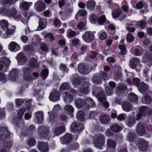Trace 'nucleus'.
Wrapping results in <instances>:
<instances>
[{
    "mask_svg": "<svg viewBox=\"0 0 152 152\" xmlns=\"http://www.w3.org/2000/svg\"><path fill=\"white\" fill-rule=\"evenodd\" d=\"M105 140V136L102 134H99L95 136V140L94 142V145L95 148L102 149Z\"/></svg>",
    "mask_w": 152,
    "mask_h": 152,
    "instance_id": "nucleus-1",
    "label": "nucleus"
},
{
    "mask_svg": "<svg viewBox=\"0 0 152 152\" xmlns=\"http://www.w3.org/2000/svg\"><path fill=\"white\" fill-rule=\"evenodd\" d=\"M0 14L7 15L9 16H12L19 19L20 18V16L17 15V12L15 8L9 10L8 9L5 8L4 7H1L0 8Z\"/></svg>",
    "mask_w": 152,
    "mask_h": 152,
    "instance_id": "nucleus-2",
    "label": "nucleus"
},
{
    "mask_svg": "<svg viewBox=\"0 0 152 152\" xmlns=\"http://www.w3.org/2000/svg\"><path fill=\"white\" fill-rule=\"evenodd\" d=\"M151 111V110L148 109L146 106H142L140 109L139 112L137 114L136 119L139 121L141 117L148 114Z\"/></svg>",
    "mask_w": 152,
    "mask_h": 152,
    "instance_id": "nucleus-3",
    "label": "nucleus"
},
{
    "mask_svg": "<svg viewBox=\"0 0 152 152\" xmlns=\"http://www.w3.org/2000/svg\"><path fill=\"white\" fill-rule=\"evenodd\" d=\"M49 129L43 126H39L38 128V133L41 137H45L48 135Z\"/></svg>",
    "mask_w": 152,
    "mask_h": 152,
    "instance_id": "nucleus-4",
    "label": "nucleus"
},
{
    "mask_svg": "<svg viewBox=\"0 0 152 152\" xmlns=\"http://www.w3.org/2000/svg\"><path fill=\"white\" fill-rule=\"evenodd\" d=\"M136 144L138 145L140 150L142 151H145L148 146L147 142L142 139H139Z\"/></svg>",
    "mask_w": 152,
    "mask_h": 152,
    "instance_id": "nucleus-5",
    "label": "nucleus"
},
{
    "mask_svg": "<svg viewBox=\"0 0 152 152\" xmlns=\"http://www.w3.org/2000/svg\"><path fill=\"white\" fill-rule=\"evenodd\" d=\"M90 86L88 82H84L79 89V92L82 95H86L89 92L88 88Z\"/></svg>",
    "mask_w": 152,
    "mask_h": 152,
    "instance_id": "nucleus-6",
    "label": "nucleus"
},
{
    "mask_svg": "<svg viewBox=\"0 0 152 152\" xmlns=\"http://www.w3.org/2000/svg\"><path fill=\"white\" fill-rule=\"evenodd\" d=\"M94 35L89 31H87L83 35L82 38L84 41L86 42H90L93 39Z\"/></svg>",
    "mask_w": 152,
    "mask_h": 152,
    "instance_id": "nucleus-7",
    "label": "nucleus"
},
{
    "mask_svg": "<svg viewBox=\"0 0 152 152\" xmlns=\"http://www.w3.org/2000/svg\"><path fill=\"white\" fill-rule=\"evenodd\" d=\"M152 53L147 52L143 57V62L147 64L149 66L152 65Z\"/></svg>",
    "mask_w": 152,
    "mask_h": 152,
    "instance_id": "nucleus-8",
    "label": "nucleus"
},
{
    "mask_svg": "<svg viewBox=\"0 0 152 152\" xmlns=\"http://www.w3.org/2000/svg\"><path fill=\"white\" fill-rule=\"evenodd\" d=\"M145 125L143 123L139 122L137 125V132L140 135H142L145 134L146 131L145 129Z\"/></svg>",
    "mask_w": 152,
    "mask_h": 152,
    "instance_id": "nucleus-9",
    "label": "nucleus"
},
{
    "mask_svg": "<svg viewBox=\"0 0 152 152\" xmlns=\"http://www.w3.org/2000/svg\"><path fill=\"white\" fill-rule=\"evenodd\" d=\"M9 134V132L6 128L0 127V140H5Z\"/></svg>",
    "mask_w": 152,
    "mask_h": 152,
    "instance_id": "nucleus-10",
    "label": "nucleus"
},
{
    "mask_svg": "<svg viewBox=\"0 0 152 152\" xmlns=\"http://www.w3.org/2000/svg\"><path fill=\"white\" fill-rule=\"evenodd\" d=\"M35 8L38 12L44 11L45 9V6L44 3L42 0H39L35 3Z\"/></svg>",
    "mask_w": 152,
    "mask_h": 152,
    "instance_id": "nucleus-11",
    "label": "nucleus"
},
{
    "mask_svg": "<svg viewBox=\"0 0 152 152\" xmlns=\"http://www.w3.org/2000/svg\"><path fill=\"white\" fill-rule=\"evenodd\" d=\"M72 136L71 134H66L60 139V141L62 144H66L72 140Z\"/></svg>",
    "mask_w": 152,
    "mask_h": 152,
    "instance_id": "nucleus-12",
    "label": "nucleus"
},
{
    "mask_svg": "<svg viewBox=\"0 0 152 152\" xmlns=\"http://www.w3.org/2000/svg\"><path fill=\"white\" fill-rule=\"evenodd\" d=\"M38 148L41 152H47L48 149V145L47 142H39Z\"/></svg>",
    "mask_w": 152,
    "mask_h": 152,
    "instance_id": "nucleus-13",
    "label": "nucleus"
},
{
    "mask_svg": "<svg viewBox=\"0 0 152 152\" xmlns=\"http://www.w3.org/2000/svg\"><path fill=\"white\" fill-rule=\"evenodd\" d=\"M25 112V109L24 108H22L18 111V117L16 119H14L13 121L14 123H15L16 124L18 125L19 122H20V121L22 119L23 114Z\"/></svg>",
    "mask_w": 152,
    "mask_h": 152,
    "instance_id": "nucleus-14",
    "label": "nucleus"
},
{
    "mask_svg": "<svg viewBox=\"0 0 152 152\" xmlns=\"http://www.w3.org/2000/svg\"><path fill=\"white\" fill-rule=\"evenodd\" d=\"M20 45L15 42H11L9 45L8 48L11 51H16L20 49Z\"/></svg>",
    "mask_w": 152,
    "mask_h": 152,
    "instance_id": "nucleus-15",
    "label": "nucleus"
},
{
    "mask_svg": "<svg viewBox=\"0 0 152 152\" xmlns=\"http://www.w3.org/2000/svg\"><path fill=\"white\" fill-rule=\"evenodd\" d=\"M19 71L17 69H14L10 73V78L12 81L15 80L18 77Z\"/></svg>",
    "mask_w": 152,
    "mask_h": 152,
    "instance_id": "nucleus-16",
    "label": "nucleus"
},
{
    "mask_svg": "<svg viewBox=\"0 0 152 152\" xmlns=\"http://www.w3.org/2000/svg\"><path fill=\"white\" fill-rule=\"evenodd\" d=\"M140 62V61L138 58H132L130 61L129 66L131 68L134 69Z\"/></svg>",
    "mask_w": 152,
    "mask_h": 152,
    "instance_id": "nucleus-17",
    "label": "nucleus"
},
{
    "mask_svg": "<svg viewBox=\"0 0 152 152\" xmlns=\"http://www.w3.org/2000/svg\"><path fill=\"white\" fill-rule=\"evenodd\" d=\"M60 97L59 93L58 91H55L50 94L49 96V98L51 101H55L58 100Z\"/></svg>",
    "mask_w": 152,
    "mask_h": 152,
    "instance_id": "nucleus-18",
    "label": "nucleus"
},
{
    "mask_svg": "<svg viewBox=\"0 0 152 152\" xmlns=\"http://www.w3.org/2000/svg\"><path fill=\"white\" fill-rule=\"evenodd\" d=\"M123 110L127 112H129L132 109V106L129 102L125 101L122 105Z\"/></svg>",
    "mask_w": 152,
    "mask_h": 152,
    "instance_id": "nucleus-19",
    "label": "nucleus"
},
{
    "mask_svg": "<svg viewBox=\"0 0 152 152\" xmlns=\"http://www.w3.org/2000/svg\"><path fill=\"white\" fill-rule=\"evenodd\" d=\"M83 128V126L82 125L76 123H73L71 126L72 130L75 131H81Z\"/></svg>",
    "mask_w": 152,
    "mask_h": 152,
    "instance_id": "nucleus-20",
    "label": "nucleus"
},
{
    "mask_svg": "<svg viewBox=\"0 0 152 152\" xmlns=\"http://www.w3.org/2000/svg\"><path fill=\"white\" fill-rule=\"evenodd\" d=\"M29 65L31 68H35L38 67L39 64L36 59L32 58L29 60Z\"/></svg>",
    "mask_w": 152,
    "mask_h": 152,
    "instance_id": "nucleus-21",
    "label": "nucleus"
},
{
    "mask_svg": "<svg viewBox=\"0 0 152 152\" xmlns=\"http://www.w3.org/2000/svg\"><path fill=\"white\" fill-rule=\"evenodd\" d=\"M78 70L79 72L81 74L85 75L88 73L86 66L83 64H80L79 65Z\"/></svg>",
    "mask_w": 152,
    "mask_h": 152,
    "instance_id": "nucleus-22",
    "label": "nucleus"
},
{
    "mask_svg": "<svg viewBox=\"0 0 152 152\" xmlns=\"http://www.w3.org/2000/svg\"><path fill=\"white\" fill-rule=\"evenodd\" d=\"M65 127L62 126L56 128L54 132V134L55 136H58L65 130Z\"/></svg>",
    "mask_w": 152,
    "mask_h": 152,
    "instance_id": "nucleus-23",
    "label": "nucleus"
},
{
    "mask_svg": "<svg viewBox=\"0 0 152 152\" xmlns=\"http://www.w3.org/2000/svg\"><path fill=\"white\" fill-rule=\"evenodd\" d=\"M17 60L18 62L22 64H24L27 61L25 56L21 53L18 54L17 57Z\"/></svg>",
    "mask_w": 152,
    "mask_h": 152,
    "instance_id": "nucleus-24",
    "label": "nucleus"
},
{
    "mask_svg": "<svg viewBox=\"0 0 152 152\" xmlns=\"http://www.w3.org/2000/svg\"><path fill=\"white\" fill-rule=\"evenodd\" d=\"M127 88L126 86L124 85L118 84V86L115 89V93L119 94L123 92Z\"/></svg>",
    "mask_w": 152,
    "mask_h": 152,
    "instance_id": "nucleus-25",
    "label": "nucleus"
},
{
    "mask_svg": "<svg viewBox=\"0 0 152 152\" xmlns=\"http://www.w3.org/2000/svg\"><path fill=\"white\" fill-rule=\"evenodd\" d=\"M101 76L98 74L95 75L92 79L93 82L95 84H99L101 82Z\"/></svg>",
    "mask_w": 152,
    "mask_h": 152,
    "instance_id": "nucleus-26",
    "label": "nucleus"
},
{
    "mask_svg": "<svg viewBox=\"0 0 152 152\" xmlns=\"http://www.w3.org/2000/svg\"><path fill=\"white\" fill-rule=\"evenodd\" d=\"M47 25V22L44 19H40L39 21V26L37 28L38 30H41L45 28Z\"/></svg>",
    "mask_w": 152,
    "mask_h": 152,
    "instance_id": "nucleus-27",
    "label": "nucleus"
},
{
    "mask_svg": "<svg viewBox=\"0 0 152 152\" xmlns=\"http://www.w3.org/2000/svg\"><path fill=\"white\" fill-rule=\"evenodd\" d=\"M137 22L134 21L130 23L126 24V28L130 32H132L135 31V28H131L130 27H132L134 25H137Z\"/></svg>",
    "mask_w": 152,
    "mask_h": 152,
    "instance_id": "nucleus-28",
    "label": "nucleus"
},
{
    "mask_svg": "<svg viewBox=\"0 0 152 152\" xmlns=\"http://www.w3.org/2000/svg\"><path fill=\"white\" fill-rule=\"evenodd\" d=\"M61 109V107L59 104H57L55 105L53 109L52 110V113H48V114L49 115L50 118V119H52L53 118L54 115L53 113L56 112H57L60 110Z\"/></svg>",
    "mask_w": 152,
    "mask_h": 152,
    "instance_id": "nucleus-29",
    "label": "nucleus"
},
{
    "mask_svg": "<svg viewBox=\"0 0 152 152\" xmlns=\"http://www.w3.org/2000/svg\"><path fill=\"white\" fill-rule=\"evenodd\" d=\"M75 103L78 108H81L85 105L86 102L84 100H82L81 99H77L75 100Z\"/></svg>",
    "mask_w": 152,
    "mask_h": 152,
    "instance_id": "nucleus-30",
    "label": "nucleus"
},
{
    "mask_svg": "<svg viewBox=\"0 0 152 152\" xmlns=\"http://www.w3.org/2000/svg\"><path fill=\"white\" fill-rule=\"evenodd\" d=\"M138 88L140 92L143 94L145 93L146 92L148 87L146 84L142 83L139 85Z\"/></svg>",
    "mask_w": 152,
    "mask_h": 152,
    "instance_id": "nucleus-31",
    "label": "nucleus"
},
{
    "mask_svg": "<svg viewBox=\"0 0 152 152\" xmlns=\"http://www.w3.org/2000/svg\"><path fill=\"white\" fill-rule=\"evenodd\" d=\"M86 102L85 104H86L90 107H92L94 106L95 104L93 100L89 97H86L84 99Z\"/></svg>",
    "mask_w": 152,
    "mask_h": 152,
    "instance_id": "nucleus-32",
    "label": "nucleus"
},
{
    "mask_svg": "<svg viewBox=\"0 0 152 152\" xmlns=\"http://www.w3.org/2000/svg\"><path fill=\"white\" fill-rule=\"evenodd\" d=\"M86 6L87 8L90 10L94 9L95 6V2L92 0H89L87 2Z\"/></svg>",
    "mask_w": 152,
    "mask_h": 152,
    "instance_id": "nucleus-33",
    "label": "nucleus"
},
{
    "mask_svg": "<svg viewBox=\"0 0 152 152\" xmlns=\"http://www.w3.org/2000/svg\"><path fill=\"white\" fill-rule=\"evenodd\" d=\"M32 4V3L30 2L28 3L26 1H23L21 3L20 6L24 10H28L29 8V6Z\"/></svg>",
    "mask_w": 152,
    "mask_h": 152,
    "instance_id": "nucleus-34",
    "label": "nucleus"
},
{
    "mask_svg": "<svg viewBox=\"0 0 152 152\" xmlns=\"http://www.w3.org/2000/svg\"><path fill=\"white\" fill-rule=\"evenodd\" d=\"M64 109L69 114H71V116L72 117V114L74 112V109L72 106L70 105H67L65 106Z\"/></svg>",
    "mask_w": 152,
    "mask_h": 152,
    "instance_id": "nucleus-35",
    "label": "nucleus"
},
{
    "mask_svg": "<svg viewBox=\"0 0 152 152\" xmlns=\"http://www.w3.org/2000/svg\"><path fill=\"white\" fill-rule=\"evenodd\" d=\"M0 25L4 29H6L8 27L9 23L8 21L4 19L0 21Z\"/></svg>",
    "mask_w": 152,
    "mask_h": 152,
    "instance_id": "nucleus-36",
    "label": "nucleus"
},
{
    "mask_svg": "<svg viewBox=\"0 0 152 152\" xmlns=\"http://www.w3.org/2000/svg\"><path fill=\"white\" fill-rule=\"evenodd\" d=\"M136 119H135L134 116H130L129 121L127 122V124L129 127H131L136 123Z\"/></svg>",
    "mask_w": 152,
    "mask_h": 152,
    "instance_id": "nucleus-37",
    "label": "nucleus"
},
{
    "mask_svg": "<svg viewBox=\"0 0 152 152\" xmlns=\"http://www.w3.org/2000/svg\"><path fill=\"white\" fill-rule=\"evenodd\" d=\"M107 144L109 148H115L116 145L115 141L110 139L107 140Z\"/></svg>",
    "mask_w": 152,
    "mask_h": 152,
    "instance_id": "nucleus-38",
    "label": "nucleus"
},
{
    "mask_svg": "<svg viewBox=\"0 0 152 152\" xmlns=\"http://www.w3.org/2000/svg\"><path fill=\"white\" fill-rule=\"evenodd\" d=\"M142 101L146 104L149 103L152 100V98L149 95L146 94L144 98H142Z\"/></svg>",
    "mask_w": 152,
    "mask_h": 152,
    "instance_id": "nucleus-39",
    "label": "nucleus"
},
{
    "mask_svg": "<svg viewBox=\"0 0 152 152\" xmlns=\"http://www.w3.org/2000/svg\"><path fill=\"white\" fill-rule=\"evenodd\" d=\"M0 62L4 64L6 66H8L10 63V61L5 57H2L0 58Z\"/></svg>",
    "mask_w": 152,
    "mask_h": 152,
    "instance_id": "nucleus-40",
    "label": "nucleus"
},
{
    "mask_svg": "<svg viewBox=\"0 0 152 152\" xmlns=\"http://www.w3.org/2000/svg\"><path fill=\"white\" fill-rule=\"evenodd\" d=\"M112 130L115 132H117L121 129V128L118 124H115L112 125L111 127Z\"/></svg>",
    "mask_w": 152,
    "mask_h": 152,
    "instance_id": "nucleus-41",
    "label": "nucleus"
},
{
    "mask_svg": "<svg viewBox=\"0 0 152 152\" xmlns=\"http://www.w3.org/2000/svg\"><path fill=\"white\" fill-rule=\"evenodd\" d=\"M77 118L80 121H83L84 120V114L82 111H80L77 113Z\"/></svg>",
    "mask_w": 152,
    "mask_h": 152,
    "instance_id": "nucleus-42",
    "label": "nucleus"
},
{
    "mask_svg": "<svg viewBox=\"0 0 152 152\" xmlns=\"http://www.w3.org/2000/svg\"><path fill=\"white\" fill-rule=\"evenodd\" d=\"M96 97L99 102L103 101L105 100V97L103 92L101 91L96 94Z\"/></svg>",
    "mask_w": 152,
    "mask_h": 152,
    "instance_id": "nucleus-43",
    "label": "nucleus"
},
{
    "mask_svg": "<svg viewBox=\"0 0 152 152\" xmlns=\"http://www.w3.org/2000/svg\"><path fill=\"white\" fill-rule=\"evenodd\" d=\"M129 99L130 101L132 102H137L138 100L137 96L133 93H131L129 94Z\"/></svg>",
    "mask_w": 152,
    "mask_h": 152,
    "instance_id": "nucleus-44",
    "label": "nucleus"
},
{
    "mask_svg": "<svg viewBox=\"0 0 152 152\" xmlns=\"http://www.w3.org/2000/svg\"><path fill=\"white\" fill-rule=\"evenodd\" d=\"M72 83L74 85H77L80 84L82 82V79L80 78H77L72 79L70 78Z\"/></svg>",
    "mask_w": 152,
    "mask_h": 152,
    "instance_id": "nucleus-45",
    "label": "nucleus"
},
{
    "mask_svg": "<svg viewBox=\"0 0 152 152\" xmlns=\"http://www.w3.org/2000/svg\"><path fill=\"white\" fill-rule=\"evenodd\" d=\"M66 95L64 97V99L65 101H67L68 102L72 101L73 99L72 95L70 94H68V93L66 92L65 93Z\"/></svg>",
    "mask_w": 152,
    "mask_h": 152,
    "instance_id": "nucleus-46",
    "label": "nucleus"
},
{
    "mask_svg": "<svg viewBox=\"0 0 152 152\" xmlns=\"http://www.w3.org/2000/svg\"><path fill=\"white\" fill-rule=\"evenodd\" d=\"M36 117L39 122H41L43 120V112H38L36 113Z\"/></svg>",
    "mask_w": 152,
    "mask_h": 152,
    "instance_id": "nucleus-47",
    "label": "nucleus"
},
{
    "mask_svg": "<svg viewBox=\"0 0 152 152\" xmlns=\"http://www.w3.org/2000/svg\"><path fill=\"white\" fill-rule=\"evenodd\" d=\"M100 120L102 123L106 124L108 122L109 119L107 116L103 115L100 116Z\"/></svg>",
    "mask_w": 152,
    "mask_h": 152,
    "instance_id": "nucleus-48",
    "label": "nucleus"
},
{
    "mask_svg": "<svg viewBox=\"0 0 152 152\" xmlns=\"http://www.w3.org/2000/svg\"><path fill=\"white\" fill-rule=\"evenodd\" d=\"M14 30H11L10 29H8L6 31V33L7 35L5 34H3L2 37L3 38L6 39L8 37L7 35H11L14 32Z\"/></svg>",
    "mask_w": 152,
    "mask_h": 152,
    "instance_id": "nucleus-49",
    "label": "nucleus"
},
{
    "mask_svg": "<svg viewBox=\"0 0 152 152\" xmlns=\"http://www.w3.org/2000/svg\"><path fill=\"white\" fill-rule=\"evenodd\" d=\"M48 70L47 69H43L41 72V76L44 80L46 79L48 75Z\"/></svg>",
    "mask_w": 152,
    "mask_h": 152,
    "instance_id": "nucleus-50",
    "label": "nucleus"
},
{
    "mask_svg": "<svg viewBox=\"0 0 152 152\" xmlns=\"http://www.w3.org/2000/svg\"><path fill=\"white\" fill-rule=\"evenodd\" d=\"M12 145V141H6L5 142L3 146L4 147L10 149Z\"/></svg>",
    "mask_w": 152,
    "mask_h": 152,
    "instance_id": "nucleus-51",
    "label": "nucleus"
},
{
    "mask_svg": "<svg viewBox=\"0 0 152 152\" xmlns=\"http://www.w3.org/2000/svg\"><path fill=\"white\" fill-rule=\"evenodd\" d=\"M135 137V134L133 133H130L128 136L127 139L130 142H133Z\"/></svg>",
    "mask_w": 152,
    "mask_h": 152,
    "instance_id": "nucleus-52",
    "label": "nucleus"
},
{
    "mask_svg": "<svg viewBox=\"0 0 152 152\" xmlns=\"http://www.w3.org/2000/svg\"><path fill=\"white\" fill-rule=\"evenodd\" d=\"M126 40L129 42H132L134 40V37L131 34L129 33L126 36Z\"/></svg>",
    "mask_w": 152,
    "mask_h": 152,
    "instance_id": "nucleus-53",
    "label": "nucleus"
},
{
    "mask_svg": "<svg viewBox=\"0 0 152 152\" xmlns=\"http://www.w3.org/2000/svg\"><path fill=\"white\" fill-rule=\"evenodd\" d=\"M121 12V11L119 10H114L112 13V16L113 18H117L119 16Z\"/></svg>",
    "mask_w": 152,
    "mask_h": 152,
    "instance_id": "nucleus-54",
    "label": "nucleus"
},
{
    "mask_svg": "<svg viewBox=\"0 0 152 152\" xmlns=\"http://www.w3.org/2000/svg\"><path fill=\"white\" fill-rule=\"evenodd\" d=\"M69 84L67 83H65L62 84L60 86V90L67 89L69 88Z\"/></svg>",
    "mask_w": 152,
    "mask_h": 152,
    "instance_id": "nucleus-55",
    "label": "nucleus"
},
{
    "mask_svg": "<svg viewBox=\"0 0 152 152\" xmlns=\"http://www.w3.org/2000/svg\"><path fill=\"white\" fill-rule=\"evenodd\" d=\"M105 19V16L104 15H102L98 19V23L99 24L101 25L104 22Z\"/></svg>",
    "mask_w": 152,
    "mask_h": 152,
    "instance_id": "nucleus-56",
    "label": "nucleus"
},
{
    "mask_svg": "<svg viewBox=\"0 0 152 152\" xmlns=\"http://www.w3.org/2000/svg\"><path fill=\"white\" fill-rule=\"evenodd\" d=\"M23 71L24 73V75H30L31 70L30 68L28 67H25L23 68Z\"/></svg>",
    "mask_w": 152,
    "mask_h": 152,
    "instance_id": "nucleus-57",
    "label": "nucleus"
},
{
    "mask_svg": "<svg viewBox=\"0 0 152 152\" xmlns=\"http://www.w3.org/2000/svg\"><path fill=\"white\" fill-rule=\"evenodd\" d=\"M0 1L4 5L6 4L11 5L13 3V0H0Z\"/></svg>",
    "mask_w": 152,
    "mask_h": 152,
    "instance_id": "nucleus-58",
    "label": "nucleus"
},
{
    "mask_svg": "<svg viewBox=\"0 0 152 152\" xmlns=\"http://www.w3.org/2000/svg\"><path fill=\"white\" fill-rule=\"evenodd\" d=\"M126 115L124 113H122L119 115L117 117V119L119 121H122L125 119L126 118Z\"/></svg>",
    "mask_w": 152,
    "mask_h": 152,
    "instance_id": "nucleus-59",
    "label": "nucleus"
},
{
    "mask_svg": "<svg viewBox=\"0 0 152 152\" xmlns=\"http://www.w3.org/2000/svg\"><path fill=\"white\" fill-rule=\"evenodd\" d=\"M80 43V40L77 38H75L72 41V45H73L76 46L79 45Z\"/></svg>",
    "mask_w": 152,
    "mask_h": 152,
    "instance_id": "nucleus-60",
    "label": "nucleus"
},
{
    "mask_svg": "<svg viewBox=\"0 0 152 152\" xmlns=\"http://www.w3.org/2000/svg\"><path fill=\"white\" fill-rule=\"evenodd\" d=\"M28 144L30 146H33L36 144V141L34 138H31L28 141Z\"/></svg>",
    "mask_w": 152,
    "mask_h": 152,
    "instance_id": "nucleus-61",
    "label": "nucleus"
},
{
    "mask_svg": "<svg viewBox=\"0 0 152 152\" xmlns=\"http://www.w3.org/2000/svg\"><path fill=\"white\" fill-rule=\"evenodd\" d=\"M76 34V32L73 31L69 30L68 31V37H72Z\"/></svg>",
    "mask_w": 152,
    "mask_h": 152,
    "instance_id": "nucleus-62",
    "label": "nucleus"
},
{
    "mask_svg": "<svg viewBox=\"0 0 152 152\" xmlns=\"http://www.w3.org/2000/svg\"><path fill=\"white\" fill-rule=\"evenodd\" d=\"M54 26L56 28L59 27L61 25V22L58 19H55L54 21Z\"/></svg>",
    "mask_w": 152,
    "mask_h": 152,
    "instance_id": "nucleus-63",
    "label": "nucleus"
},
{
    "mask_svg": "<svg viewBox=\"0 0 152 152\" xmlns=\"http://www.w3.org/2000/svg\"><path fill=\"white\" fill-rule=\"evenodd\" d=\"M40 48L42 50L46 51L48 50V46L45 43H42L40 46Z\"/></svg>",
    "mask_w": 152,
    "mask_h": 152,
    "instance_id": "nucleus-64",
    "label": "nucleus"
}]
</instances>
